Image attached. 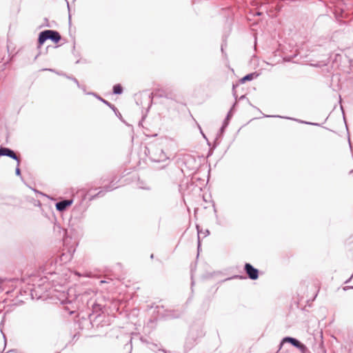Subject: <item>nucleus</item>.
Instances as JSON below:
<instances>
[{"instance_id": "nucleus-3", "label": "nucleus", "mask_w": 353, "mask_h": 353, "mask_svg": "<svg viewBox=\"0 0 353 353\" xmlns=\"http://www.w3.org/2000/svg\"><path fill=\"white\" fill-rule=\"evenodd\" d=\"M1 156H7V157L12 158V159L16 160L17 162H18V166L20 164L19 158L17 156V154L14 153V152L12 150L8 148H3V147L0 148V157Z\"/></svg>"}, {"instance_id": "nucleus-1", "label": "nucleus", "mask_w": 353, "mask_h": 353, "mask_svg": "<svg viewBox=\"0 0 353 353\" xmlns=\"http://www.w3.org/2000/svg\"><path fill=\"white\" fill-rule=\"evenodd\" d=\"M90 320L88 321L93 328H96L98 334H106L110 330V319L108 317L105 319V316L101 314H92L89 316Z\"/></svg>"}, {"instance_id": "nucleus-8", "label": "nucleus", "mask_w": 353, "mask_h": 353, "mask_svg": "<svg viewBox=\"0 0 353 353\" xmlns=\"http://www.w3.org/2000/svg\"><path fill=\"white\" fill-rule=\"evenodd\" d=\"M86 94H92L94 97H96L99 100L101 101L102 102H103L105 104H106L107 105H108L109 107H110V103L108 102V101L106 100H104L101 97L98 96L97 94L94 93V92H88L86 93Z\"/></svg>"}, {"instance_id": "nucleus-5", "label": "nucleus", "mask_w": 353, "mask_h": 353, "mask_svg": "<svg viewBox=\"0 0 353 353\" xmlns=\"http://www.w3.org/2000/svg\"><path fill=\"white\" fill-rule=\"evenodd\" d=\"M72 203V200L65 199L56 203V209L59 212L65 211Z\"/></svg>"}, {"instance_id": "nucleus-4", "label": "nucleus", "mask_w": 353, "mask_h": 353, "mask_svg": "<svg viewBox=\"0 0 353 353\" xmlns=\"http://www.w3.org/2000/svg\"><path fill=\"white\" fill-rule=\"evenodd\" d=\"M245 270L248 276L251 279H256L259 276V272L256 269L254 268L250 264L246 263L245 265Z\"/></svg>"}, {"instance_id": "nucleus-11", "label": "nucleus", "mask_w": 353, "mask_h": 353, "mask_svg": "<svg viewBox=\"0 0 353 353\" xmlns=\"http://www.w3.org/2000/svg\"><path fill=\"white\" fill-rule=\"evenodd\" d=\"M15 173L17 176H20L21 175V170L19 168V165L18 166V165H17V168H16V170H15Z\"/></svg>"}, {"instance_id": "nucleus-13", "label": "nucleus", "mask_w": 353, "mask_h": 353, "mask_svg": "<svg viewBox=\"0 0 353 353\" xmlns=\"http://www.w3.org/2000/svg\"><path fill=\"white\" fill-rule=\"evenodd\" d=\"M99 307V305H97V306L94 307V310L95 311H97V308H98Z\"/></svg>"}, {"instance_id": "nucleus-7", "label": "nucleus", "mask_w": 353, "mask_h": 353, "mask_svg": "<svg viewBox=\"0 0 353 353\" xmlns=\"http://www.w3.org/2000/svg\"><path fill=\"white\" fill-rule=\"evenodd\" d=\"M114 94H121L123 92V88L120 84H117L113 87Z\"/></svg>"}, {"instance_id": "nucleus-6", "label": "nucleus", "mask_w": 353, "mask_h": 353, "mask_svg": "<svg viewBox=\"0 0 353 353\" xmlns=\"http://www.w3.org/2000/svg\"><path fill=\"white\" fill-rule=\"evenodd\" d=\"M283 341H289L293 345L297 347H303V345L296 339L290 338V337H286L283 339Z\"/></svg>"}, {"instance_id": "nucleus-10", "label": "nucleus", "mask_w": 353, "mask_h": 353, "mask_svg": "<svg viewBox=\"0 0 353 353\" xmlns=\"http://www.w3.org/2000/svg\"><path fill=\"white\" fill-rule=\"evenodd\" d=\"M68 79H72L77 85L79 88H81L83 90V91L86 94L87 92H85V90L83 87H81L78 81V80L76 79V78H72V77H67Z\"/></svg>"}, {"instance_id": "nucleus-2", "label": "nucleus", "mask_w": 353, "mask_h": 353, "mask_svg": "<svg viewBox=\"0 0 353 353\" xmlns=\"http://www.w3.org/2000/svg\"><path fill=\"white\" fill-rule=\"evenodd\" d=\"M61 35L57 31L53 30H46L39 33L38 43L41 46L46 41L50 39L57 43L61 40Z\"/></svg>"}, {"instance_id": "nucleus-12", "label": "nucleus", "mask_w": 353, "mask_h": 353, "mask_svg": "<svg viewBox=\"0 0 353 353\" xmlns=\"http://www.w3.org/2000/svg\"><path fill=\"white\" fill-rule=\"evenodd\" d=\"M103 195V191H100L97 194H95L94 196V197H99V196H102Z\"/></svg>"}, {"instance_id": "nucleus-9", "label": "nucleus", "mask_w": 353, "mask_h": 353, "mask_svg": "<svg viewBox=\"0 0 353 353\" xmlns=\"http://www.w3.org/2000/svg\"><path fill=\"white\" fill-rule=\"evenodd\" d=\"M252 78H253V74H248V75L245 76L243 78H242L241 82L244 83V82H245L247 81L252 80Z\"/></svg>"}]
</instances>
